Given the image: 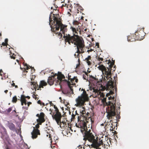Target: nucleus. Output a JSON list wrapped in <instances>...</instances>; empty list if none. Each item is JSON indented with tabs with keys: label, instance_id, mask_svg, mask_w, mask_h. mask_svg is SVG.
<instances>
[{
	"label": "nucleus",
	"instance_id": "35",
	"mask_svg": "<svg viewBox=\"0 0 149 149\" xmlns=\"http://www.w3.org/2000/svg\"><path fill=\"white\" fill-rule=\"evenodd\" d=\"M58 36H60V38L62 37V35L61 33V32L58 33Z\"/></svg>",
	"mask_w": 149,
	"mask_h": 149
},
{
	"label": "nucleus",
	"instance_id": "51",
	"mask_svg": "<svg viewBox=\"0 0 149 149\" xmlns=\"http://www.w3.org/2000/svg\"><path fill=\"white\" fill-rule=\"evenodd\" d=\"M36 116L37 117H38V118H39V117H40V115L39 114H36Z\"/></svg>",
	"mask_w": 149,
	"mask_h": 149
},
{
	"label": "nucleus",
	"instance_id": "8",
	"mask_svg": "<svg viewBox=\"0 0 149 149\" xmlns=\"http://www.w3.org/2000/svg\"><path fill=\"white\" fill-rule=\"evenodd\" d=\"M71 76H69L68 75V80H70V81L72 83L71 84L70 81H68L66 79H63L64 80H63L62 81H64L67 82V83L69 88L70 89L71 91H72V93H73V89L72 88V86H71V85H75V82L76 83H77L78 81V79L77 78V77H74L73 78H70Z\"/></svg>",
	"mask_w": 149,
	"mask_h": 149
},
{
	"label": "nucleus",
	"instance_id": "27",
	"mask_svg": "<svg viewBox=\"0 0 149 149\" xmlns=\"http://www.w3.org/2000/svg\"><path fill=\"white\" fill-rule=\"evenodd\" d=\"M90 79L91 80V81H94V80L97 81V80H98L96 78L94 77H93L92 76H90Z\"/></svg>",
	"mask_w": 149,
	"mask_h": 149
},
{
	"label": "nucleus",
	"instance_id": "7",
	"mask_svg": "<svg viewBox=\"0 0 149 149\" xmlns=\"http://www.w3.org/2000/svg\"><path fill=\"white\" fill-rule=\"evenodd\" d=\"M83 91L82 93L80 96H79L75 100L77 106H84V103L89 100L88 94L84 89L82 88L81 91Z\"/></svg>",
	"mask_w": 149,
	"mask_h": 149
},
{
	"label": "nucleus",
	"instance_id": "45",
	"mask_svg": "<svg viewBox=\"0 0 149 149\" xmlns=\"http://www.w3.org/2000/svg\"><path fill=\"white\" fill-rule=\"evenodd\" d=\"M93 50V49H90L88 50H87V52H88V53H89V52H92Z\"/></svg>",
	"mask_w": 149,
	"mask_h": 149
},
{
	"label": "nucleus",
	"instance_id": "37",
	"mask_svg": "<svg viewBox=\"0 0 149 149\" xmlns=\"http://www.w3.org/2000/svg\"><path fill=\"white\" fill-rule=\"evenodd\" d=\"M78 149H83V147L82 148V146L81 145H79L78 147Z\"/></svg>",
	"mask_w": 149,
	"mask_h": 149
},
{
	"label": "nucleus",
	"instance_id": "59",
	"mask_svg": "<svg viewBox=\"0 0 149 149\" xmlns=\"http://www.w3.org/2000/svg\"><path fill=\"white\" fill-rule=\"evenodd\" d=\"M83 18H84V17H83V16H82V17H81V19H83Z\"/></svg>",
	"mask_w": 149,
	"mask_h": 149
},
{
	"label": "nucleus",
	"instance_id": "58",
	"mask_svg": "<svg viewBox=\"0 0 149 149\" xmlns=\"http://www.w3.org/2000/svg\"><path fill=\"white\" fill-rule=\"evenodd\" d=\"M6 149H10V148H9L8 146H6Z\"/></svg>",
	"mask_w": 149,
	"mask_h": 149
},
{
	"label": "nucleus",
	"instance_id": "54",
	"mask_svg": "<svg viewBox=\"0 0 149 149\" xmlns=\"http://www.w3.org/2000/svg\"><path fill=\"white\" fill-rule=\"evenodd\" d=\"M27 102V101H26V102H24V104H25V105H26V104H27V102Z\"/></svg>",
	"mask_w": 149,
	"mask_h": 149
},
{
	"label": "nucleus",
	"instance_id": "46",
	"mask_svg": "<svg viewBox=\"0 0 149 149\" xmlns=\"http://www.w3.org/2000/svg\"><path fill=\"white\" fill-rule=\"evenodd\" d=\"M29 68H30L27 65H26V67L25 68L26 70H28Z\"/></svg>",
	"mask_w": 149,
	"mask_h": 149
},
{
	"label": "nucleus",
	"instance_id": "56",
	"mask_svg": "<svg viewBox=\"0 0 149 149\" xmlns=\"http://www.w3.org/2000/svg\"><path fill=\"white\" fill-rule=\"evenodd\" d=\"M50 104L52 106L54 105L53 104L52 102H50Z\"/></svg>",
	"mask_w": 149,
	"mask_h": 149
},
{
	"label": "nucleus",
	"instance_id": "49",
	"mask_svg": "<svg viewBox=\"0 0 149 149\" xmlns=\"http://www.w3.org/2000/svg\"><path fill=\"white\" fill-rule=\"evenodd\" d=\"M15 84L13 82L12 84V86H15Z\"/></svg>",
	"mask_w": 149,
	"mask_h": 149
},
{
	"label": "nucleus",
	"instance_id": "55",
	"mask_svg": "<svg viewBox=\"0 0 149 149\" xmlns=\"http://www.w3.org/2000/svg\"><path fill=\"white\" fill-rule=\"evenodd\" d=\"M116 77H117L116 76H114V77H114V79H115V82H116V80L115 79Z\"/></svg>",
	"mask_w": 149,
	"mask_h": 149
},
{
	"label": "nucleus",
	"instance_id": "6",
	"mask_svg": "<svg viewBox=\"0 0 149 149\" xmlns=\"http://www.w3.org/2000/svg\"><path fill=\"white\" fill-rule=\"evenodd\" d=\"M65 78L64 76L61 72H58L57 74L56 73L51 77H49L48 79L47 82L50 85H53L54 81L57 84H60L62 79Z\"/></svg>",
	"mask_w": 149,
	"mask_h": 149
},
{
	"label": "nucleus",
	"instance_id": "50",
	"mask_svg": "<svg viewBox=\"0 0 149 149\" xmlns=\"http://www.w3.org/2000/svg\"><path fill=\"white\" fill-rule=\"evenodd\" d=\"M30 97L29 96H26V98H27L28 99H30Z\"/></svg>",
	"mask_w": 149,
	"mask_h": 149
},
{
	"label": "nucleus",
	"instance_id": "44",
	"mask_svg": "<svg viewBox=\"0 0 149 149\" xmlns=\"http://www.w3.org/2000/svg\"><path fill=\"white\" fill-rule=\"evenodd\" d=\"M8 42V39L7 38H6L5 40V42L7 44V42Z\"/></svg>",
	"mask_w": 149,
	"mask_h": 149
},
{
	"label": "nucleus",
	"instance_id": "19",
	"mask_svg": "<svg viewBox=\"0 0 149 149\" xmlns=\"http://www.w3.org/2000/svg\"><path fill=\"white\" fill-rule=\"evenodd\" d=\"M9 128L12 131H16L15 125L12 123H9L8 125Z\"/></svg>",
	"mask_w": 149,
	"mask_h": 149
},
{
	"label": "nucleus",
	"instance_id": "48",
	"mask_svg": "<svg viewBox=\"0 0 149 149\" xmlns=\"http://www.w3.org/2000/svg\"><path fill=\"white\" fill-rule=\"evenodd\" d=\"M33 98H35V99H36V95H35L34 94L33 95Z\"/></svg>",
	"mask_w": 149,
	"mask_h": 149
},
{
	"label": "nucleus",
	"instance_id": "41",
	"mask_svg": "<svg viewBox=\"0 0 149 149\" xmlns=\"http://www.w3.org/2000/svg\"><path fill=\"white\" fill-rule=\"evenodd\" d=\"M62 92L64 94H66L68 93V92H67V91H62Z\"/></svg>",
	"mask_w": 149,
	"mask_h": 149
},
{
	"label": "nucleus",
	"instance_id": "20",
	"mask_svg": "<svg viewBox=\"0 0 149 149\" xmlns=\"http://www.w3.org/2000/svg\"><path fill=\"white\" fill-rule=\"evenodd\" d=\"M46 85H47V83L46 82L44 81H41L37 90H40L41 88H43V86H46Z\"/></svg>",
	"mask_w": 149,
	"mask_h": 149
},
{
	"label": "nucleus",
	"instance_id": "24",
	"mask_svg": "<svg viewBox=\"0 0 149 149\" xmlns=\"http://www.w3.org/2000/svg\"><path fill=\"white\" fill-rule=\"evenodd\" d=\"M88 73L87 72H85V74H83V78L85 80H88Z\"/></svg>",
	"mask_w": 149,
	"mask_h": 149
},
{
	"label": "nucleus",
	"instance_id": "23",
	"mask_svg": "<svg viewBox=\"0 0 149 149\" xmlns=\"http://www.w3.org/2000/svg\"><path fill=\"white\" fill-rule=\"evenodd\" d=\"M113 122V121L111 120H110V122H108V121L107 122V124L109 123H111V128L110 129V130L111 131H114V129L115 128V127H113V124H112Z\"/></svg>",
	"mask_w": 149,
	"mask_h": 149
},
{
	"label": "nucleus",
	"instance_id": "15",
	"mask_svg": "<svg viewBox=\"0 0 149 149\" xmlns=\"http://www.w3.org/2000/svg\"><path fill=\"white\" fill-rule=\"evenodd\" d=\"M79 22L77 21H74L73 22V26H71V27L75 28L77 29V31L80 32V27L78 25Z\"/></svg>",
	"mask_w": 149,
	"mask_h": 149
},
{
	"label": "nucleus",
	"instance_id": "61",
	"mask_svg": "<svg viewBox=\"0 0 149 149\" xmlns=\"http://www.w3.org/2000/svg\"><path fill=\"white\" fill-rule=\"evenodd\" d=\"M87 31V29H84V31Z\"/></svg>",
	"mask_w": 149,
	"mask_h": 149
},
{
	"label": "nucleus",
	"instance_id": "30",
	"mask_svg": "<svg viewBox=\"0 0 149 149\" xmlns=\"http://www.w3.org/2000/svg\"><path fill=\"white\" fill-rule=\"evenodd\" d=\"M12 108H13L12 107H10L8 109H6V111H7V112H8V113H9L12 110Z\"/></svg>",
	"mask_w": 149,
	"mask_h": 149
},
{
	"label": "nucleus",
	"instance_id": "31",
	"mask_svg": "<svg viewBox=\"0 0 149 149\" xmlns=\"http://www.w3.org/2000/svg\"><path fill=\"white\" fill-rule=\"evenodd\" d=\"M64 6L66 7L67 8H68V6L70 7L71 6H70L69 4L68 5L66 4H65L64 5L63 4L61 6L62 8H63V7H64Z\"/></svg>",
	"mask_w": 149,
	"mask_h": 149
},
{
	"label": "nucleus",
	"instance_id": "40",
	"mask_svg": "<svg viewBox=\"0 0 149 149\" xmlns=\"http://www.w3.org/2000/svg\"><path fill=\"white\" fill-rule=\"evenodd\" d=\"M7 45V44L5 42H3L2 43V45H3V46H6Z\"/></svg>",
	"mask_w": 149,
	"mask_h": 149
},
{
	"label": "nucleus",
	"instance_id": "39",
	"mask_svg": "<svg viewBox=\"0 0 149 149\" xmlns=\"http://www.w3.org/2000/svg\"><path fill=\"white\" fill-rule=\"evenodd\" d=\"M38 103L42 105V102L40 100H39L38 101Z\"/></svg>",
	"mask_w": 149,
	"mask_h": 149
},
{
	"label": "nucleus",
	"instance_id": "38",
	"mask_svg": "<svg viewBox=\"0 0 149 149\" xmlns=\"http://www.w3.org/2000/svg\"><path fill=\"white\" fill-rule=\"evenodd\" d=\"M78 64L77 65V67H78L80 65V60L79 58L78 59Z\"/></svg>",
	"mask_w": 149,
	"mask_h": 149
},
{
	"label": "nucleus",
	"instance_id": "11",
	"mask_svg": "<svg viewBox=\"0 0 149 149\" xmlns=\"http://www.w3.org/2000/svg\"><path fill=\"white\" fill-rule=\"evenodd\" d=\"M134 34L137 40H141L144 38L145 33L143 30L141 29L139 31L138 30Z\"/></svg>",
	"mask_w": 149,
	"mask_h": 149
},
{
	"label": "nucleus",
	"instance_id": "43",
	"mask_svg": "<svg viewBox=\"0 0 149 149\" xmlns=\"http://www.w3.org/2000/svg\"><path fill=\"white\" fill-rule=\"evenodd\" d=\"M31 102H28L27 103L28 106L29 107V106L30 104H31Z\"/></svg>",
	"mask_w": 149,
	"mask_h": 149
},
{
	"label": "nucleus",
	"instance_id": "62",
	"mask_svg": "<svg viewBox=\"0 0 149 149\" xmlns=\"http://www.w3.org/2000/svg\"><path fill=\"white\" fill-rule=\"evenodd\" d=\"M75 112H76V114L77 115H78V114L77 113V111H75Z\"/></svg>",
	"mask_w": 149,
	"mask_h": 149
},
{
	"label": "nucleus",
	"instance_id": "16",
	"mask_svg": "<svg viewBox=\"0 0 149 149\" xmlns=\"http://www.w3.org/2000/svg\"><path fill=\"white\" fill-rule=\"evenodd\" d=\"M136 40L134 34H131L127 37V40L129 42H134Z\"/></svg>",
	"mask_w": 149,
	"mask_h": 149
},
{
	"label": "nucleus",
	"instance_id": "17",
	"mask_svg": "<svg viewBox=\"0 0 149 149\" xmlns=\"http://www.w3.org/2000/svg\"><path fill=\"white\" fill-rule=\"evenodd\" d=\"M114 93L111 91H110L109 93H107L106 94V96L108 98L109 100H114Z\"/></svg>",
	"mask_w": 149,
	"mask_h": 149
},
{
	"label": "nucleus",
	"instance_id": "36",
	"mask_svg": "<svg viewBox=\"0 0 149 149\" xmlns=\"http://www.w3.org/2000/svg\"><path fill=\"white\" fill-rule=\"evenodd\" d=\"M3 72L2 69H1L0 70V76H2L3 75V74L2 73H3Z\"/></svg>",
	"mask_w": 149,
	"mask_h": 149
},
{
	"label": "nucleus",
	"instance_id": "3",
	"mask_svg": "<svg viewBox=\"0 0 149 149\" xmlns=\"http://www.w3.org/2000/svg\"><path fill=\"white\" fill-rule=\"evenodd\" d=\"M73 35L71 36L69 34L64 35L63 38L65 39V42H68L69 45L71 43L74 44L76 45L77 49V52L79 53H84L85 47L84 42L83 38L78 35L77 31L75 28L71 27Z\"/></svg>",
	"mask_w": 149,
	"mask_h": 149
},
{
	"label": "nucleus",
	"instance_id": "21",
	"mask_svg": "<svg viewBox=\"0 0 149 149\" xmlns=\"http://www.w3.org/2000/svg\"><path fill=\"white\" fill-rule=\"evenodd\" d=\"M18 100H19V99ZM20 100L21 102V105L22 106L23 105L24 102L27 101V100L26 99V96L24 95H21V97Z\"/></svg>",
	"mask_w": 149,
	"mask_h": 149
},
{
	"label": "nucleus",
	"instance_id": "60",
	"mask_svg": "<svg viewBox=\"0 0 149 149\" xmlns=\"http://www.w3.org/2000/svg\"><path fill=\"white\" fill-rule=\"evenodd\" d=\"M42 105L43 106H44L45 105V104H44V103H42Z\"/></svg>",
	"mask_w": 149,
	"mask_h": 149
},
{
	"label": "nucleus",
	"instance_id": "25",
	"mask_svg": "<svg viewBox=\"0 0 149 149\" xmlns=\"http://www.w3.org/2000/svg\"><path fill=\"white\" fill-rule=\"evenodd\" d=\"M17 99L16 96H14L12 98V102L13 103H15L17 101Z\"/></svg>",
	"mask_w": 149,
	"mask_h": 149
},
{
	"label": "nucleus",
	"instance_id": "26",
	"mask_svg": "<svg viewBox=\"0 0 149 149\" xmlns=\"http://www.w3.org/2000/svg\"><path fill=\"white\" fill-rule=\"evenodd\" d=\"M38 124H37L35 126V127H33V130L34 129H38V128H39L40 126L39 125H41L42 123H41V124H40V122H37Z\"/></svg>",
	"mask_w": 149,
	"mask_h": 149
},
{
	"label": "nucleus",
	"instance_id": "64",
	"mask_svg": "<svg viewBox=\"0 0 149 149\" xmlns=\"http://www.w3.org/2000/svg\"><path fill=\"white\" fill-rule=\"evenodd\" d=\"M93 40H94V39H93V38H92V41H93Z\"/></svg>",
	"mask_w": 149,
	"mask_h": 149
},
{
	"label": "nucleus",
	"instance_id": "42",
	"mask_svg": "<svg viewBox=\"0 0 149 149\" xmlns=\"http://www.w3.org/2000/svg\"><path fill=\"white\" fill-rule=\"evenodd\" d=\"M95 46H97V47H99V43L98 42H97L95 44Z\"/></svg>",
	"mask_w": 149,
	"mask_h": 149
},
{
	"label": "nucleus",
	"instance_id": "9",
	"mask_svg": "<svg viewBox=\"0 0 149 149\" xmlns=\"http://www.w3.org/2000/svg\"><path fill=\"white\" fill-rule=\"evenodd\" d=\"M54 107L55 110L53 113H52V111L51 113H50V114L52 115L53 119L57 121L61 116V113L59 112V110L55 105H54Z\"/></svg>",
	"mask_w": 149,
	"mask_h": 149
},
{
	"label": "nucleus",
	"instance_id": "29",
	"mask_svg": "<svg viewBox=\"0 0 149 149\" xmlns=\"http://www.w3.org/2000/svg\"><path fill=\"white\" fill-rule=\"evenodd\" d=\"M93 92H95V93H97L98 95V93H99V91L97 89H95L93 88Z\"/></svg>",
	"mask_w": 149,
	"mask_h": 149
},
{
	"label": "nucleus",
	"instance_id": "10",
	"mask_svg": "<svg viewBox=\"0 0 149 149\" xmlns=\"http://www.w3.org/2000/svg\"><path fill=\"white\" fill-rule=\"evenodd\" d=\"M1 130V138L3 140L5 143H6V141L9 143L10 139L7 134L6 129L5 127H2Z\"/></svg>",
	"mask_w": 149,
	"mask_h": 149
},
{
	"label": "nucleus",
	"instance_id": "53",
	"mask_svg": "<svg viewBox=\"0 0 149 149\" xmlns=\"http://www.w3.org/2000/svg\"><path fill=\"white\" fill-rule=\"evenodd\" d=\"M8 90H6L4 91V92L5 93H6L8 92Z\"/></svg>",
	"mask_w": 149,
	"mask_h": 149
},
{
	"label": "nucleus",
	"instance_id": "47",
	"mask_svg": "<svg viewBox=\"0 0 149 149\" xmlns=\"http://www.w3.org/2000/svg\"><path fill=\"white\" fill-rule=\"evenodd\" d=\"M33 76H32V77H31V81H34V79L33 78Z\"/></svg>",
	"mask_w": 149,
	"mask_h": 149
},
{
	"label": "nucleus",
	"instance_id": "13",
	"mask_svg": "<svg viewBox=\"0 0 149 149\" xmlns=\"http://www.w3.org/2000/svg\"><path fill=\"white\" fill-rule=\"evenodd\" d=\"M32 138L33 139H36L38 137V135H40V130L38 129L33 130L32 132L31 133Z\"/></svg>",
	"mask_w": 149,
	"mask_h": 149
},
{
	"label": "nucleus",
	"instance_id": "57",
	"mask_svg": "<svg viewBox=\"0 0 149 149\" xmlns=\"http://www.w3.org/2000/svg\"><path fill=\"white\" fill-rule=\"evenodd\" d=\"M15 86V88H18V86H17V85H15V86Z\"/></svg>",
	"mask_w": 149,
	"mask_h": 149
},
{
	"label": "nucleus",
	"instance_id": "32",
	"mask_svg": "<svg viewBox=\"0 0 149 149\" xmlns=\"http://www.w3.org/2000/svg\"><path fill=\"white\" fill-rule=\"evenodd\" d=\"M15 55H14V54H13V55H12V56H10V57L11 58H13L14 59H15Z\"/></svg>",
	"mask_w": 149,
	"mask_h": 149
},
{
	"label": "nucleus",
	"instance_id": "12",
	"mask_svg": "<svg viewBox=\"0 0 149 149\" xmlns=\"http://www.w3.org/2000/svg\"><path fill=\"white\" fill-rule=\"evenodd\" d=\"M62 118V115L61 114V116L60 118L57 121L56 120H55L56 122L58 125H60V126L61 128H62L64 127L65 125H66V122L67 120L66 119L63 118V120H61V118Z\"/></svg>",
	"mask_w": 149,
	"mask_h": 149
},
{
	"label": "nucleus",
	"instance_id": "22",
	"mask_svg": "<svg viewBox=\"0 0 149 149\" xmlns=\"http://www.w3.org/2000/svg\"><path fill=\"white\" fill-rule=\"evenodd\" d=\"M30 83L31 84V85H33V87L34 88L36 89L37 87H38V85L36 82H35L34 81H31L30 82Z\"/></svg>",
	"mask_w": 149,
	"mask_h": 149
},
{
	"label": "nucleus",
	"instance_id": "33",
	"mask_svg": "<svg viewBox=\"0 0 149 149\" xmlns=\"http://www.w3.org/2000/svg\"><path fill=\"white\" fill-rule=\"evenodd\" d=\"M120 116L118 114V115H117V116L116 117V121L115 122V123H116L117 121V119H119L120 118Z\"/></svg>",
	"mask_w": 149,
	"mask_h": 149
},
{
	"label": "nucleus",
	"instance_id": "14",
	"mask_svg": "<svg viewBox=\"0 0 149 149\" xmlns=\"http://www.w3.org/2000/svg\"><path fill=\"white\" fill-rule=\"evenodd\" d=\"M45 114L43 112H41L40 114L39 118L37 119V122H40V124L45 121Z\"/></svg>",
	"mask_w": 149,
	"mask_h": 149
},
{
	"label": "nucleus",
	"instance_id": "63",
	"mask_svg": "<svg viewBox=\"0 0 149 149\" xmlns=\"http://www.w3.org/2000/svg\"><path fill=\"white\" fill-rule=\"evenodd\" d=\"M101 125H102V126H103L104 125V124L103 123H102V124H101Z\"/></svg>",
	"mask_w": 149,
	"mask_h": 149
},
{
	"label": "nucleus",
	"instance_id": "2",
	"mask_svg": "<svg viewBox=\"0 0 149 149\" xmlns=\"http://www.w3.org/2000/svg\"><path fill=\"white\" fill-rule=\"evenodd\" d=\"M96 59L98 61V63L99 66L97 67L98 69L101 70L103 75L104 76V81L106 82V89L110 90L111 88H114L113 80L111 77V71H114L116 69V66L114 65L115 61L112 60L111 62L109 60L108 61L106 60L103 61V58L97 57Z\"/></svg>",
	"mask_w": 149,
	"mask_h": 149
},
{
	"label": "nucleus",
	"instance_id": "4",
	"mask_svg": "<svg viewBox=\"0 0 149 149\" xmlns=\"http://www.w3.org/2000/svg\"><path fill=\"white\" fill-rule=\"evenodd\" d=\"M53 15L52 20L51 15L49 17V25L51 28V31L55 33H58L56 31H58L60 28L61 31L64 34V35H66L67 34H65V33L67 30L66 28L67 26L63 24L60 18L58 19V17H56V15H55L54 14Z\"/></svg>",
	"mask_w": 149,
	"mask_h": 149
},
{
	"label": "nucleus",
	"instance_id": "1",
	"mask_svg": "<svg viewBox=\"0 0 149 149\" xmlns=\"http://www.w3.org/2000/svg\"><path fill=\"white\" fill-rule=\"evenodd\" d=\"M80 116L78 117V120L80 121L78 124L76 123V125L77 127L81 128V131L82 133L85 132L84 136V140L85 141L88 140L89 141L92 143L91 145V148H93L96 149H101V146L105 148L106 146H109V143H111L110 140L107 139L104 141L102 140L98 141L95 139V137L91 133V130H88L87 127V123L88 122V119L85 117L86 114L85 108L84 107H81L80 109Z\"/></svg>",
	"mask_w": 149,
	"mask_h": 149
},
{
	"label": "nucleus",
	"instance_id": "5",
	"mask_svg": "<svg viewBox=\"0 0 149 149\" xmlns=\"http://www.w3.org/2000/svg\"><path fill=\"white\" fill-rule=\"evenodd\" d=\"M102 101L104 104H105L106 105L109 106L106 111L107 113V118L109 120L113 118L112 117L116 115V103L109 101L108 104L106 102V98H104L103 99H102Z\"/></svg>",
	"mask_w": 149,
	"mask_h": 149
},
{
	"label": "nucleus",
	"instance_id": "18",
	"mask_svg": "<svg viewBox=\"0 0 149 149\" xmlns=\"http://www.w3.org/2000/svg\"><path fill=\"white\" fill-rule=\"evenodd\" d=\"M84 61L86 62L88 65L90 66L92 64V60L91 57L90 56H88L85 59Z\"/></svg>",
	"mask_w": 149,
	"mask_h": 149
},
{
	"label": "nucleus",
	"instance_id": "28",
	"mask_svg": "<svg viewBox=\"0 0 149 149\" xmlns=\"http://www.w3.org/2000/svg\"><path fill=\"white\" fill-rule=\"evenodd\" d=\"M77 52H76L75 54H74V56L76 57H78L79 58V54H80L81 53H79L78 52H77Z\"/></svg>",
	"mask_w": 149,
	"mask_h": 149
},
{
	"label": "nucleus",
	"instance_id": "52",
	"mask_svg": "<svg viewBox=\"0 0 149 149\" xmlns=\"http://www.w3.org/2000/svg\"><path fill=\"white\" fill-rule=\"evenodd\" d=\"M22 108L23 109H26L27 110V109H28V108H27V107H22Z\"/></svg>",
	"mask_w": 149,
	"mask_h": 149
},
{
	"label": "nucleus",
	"instance_id": "34",
	"mask_svg": "<svg viewBox=\"0 0 149 149\" xmlns=\"http://www.w3.org/2000/svg\"><path fill=\"white\" fill-rule=\"evenodd\" d=\"M75 115L74 114H73L72 115L71 120H73L75 118Z\"/></svg>",
	"mask_w": 149,
	"mask_h": 149
}]
</instances>
